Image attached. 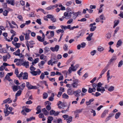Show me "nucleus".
<instances>
[{
    "instance_id": "1",
    "label": "nucleus",
    "mask_w": 123,
    "mask_h": 123,
    "mask_svg": "<svg viewBox=\"0 0 123 123\" xmlns=\"http://www.w3.org/2000/svg\"><path fill=\"white\" fill-rule=\"evenodd\" d=\"M102 84L100 82H99L98 83L97 86V90L98 92L101 91V93H103L105 91V88L104 87H102Z\"/></svg>"
},
{
    "instance_id": "2",
    "label": "nucleus",
    "mask_w": 123,
    "mask_h": 123,
    "mask_svg": "<svg viewBox=\"0 0 123 123\" xmlns=\"http://www.w3.org/2000/svg\"><path fill=\"white\" fill-rule=\"evenodd\" d=\"M83 110L82 109H77L74 111V114L75 116V118L79 117V114Z\"/></svg>"
},
{
    "instance_id": "3",
    "label": "nucleus",
    "mask_w": 123,
    "mask_h": 123,
    "mask_svg": "<svg viewBox=\"0 0 123 123\" xmlns=\"http://www.w3.org/2000/svg\"><path fill=\"white\" fill-rule=\"evenodd\" d=\"M73 82L72 84V86L74 88H77L78 86V80L77 79L73 80Z\"/></svg>"
},
{
    "instance_id": "4",
    "label": "nucleus",
    "mask_w": 123,
    "mask_h": 123,
    "mask_svg": "<svg viewBox=\"0 0 123 123\" xmlns=\"http://www.w3.org/2000/svg\"><path fill=\"white\" fill-rule=\"evenodd\" d=\"M30 73L32 75L36 76L37 74H40L41 73V71L39 69H38L37 70V71H31Z\"/></svg>"
},
{
    "instance_id": "5",
    "label": "nucleus",
    "mask_w": 123,
    "mask_h": 123,
    "mask_svg": "<svg viewBox=\"0 0 123 123\" xmlns=\"http://www.w3.org/2000/svg\"><path fill=\"white\" fill-rule=\"evenodd\" d=\"M81 91L80 89H78L73 92V94L76 97H79L80 96V94L81 92Z\"/></svg>"
},
{
    "instance_id": "6",
    "label": "nucleus",
    "mask_w": 123,
    "mask_h": 123,
    "mask_svg": "<svg viewBox=\"0 0 123 123\" xmlns=\"http://www.w3.org/2000/svg\"><path fill=\"white\" fill-rule=\"evenodd\" d=\"M59 48V46L58 45H56L55 47H51L50 49L53 52H57Z\"/></svg>"
},
{
    "instance_id": "7",
    "label": "nucleus",
    "mask_w": 123,
    "mask_h": 123,
    "mask_svg": "<svg viewBox=\"0 0 123 123\" xmlns=\"http://www.w3.org/2000/svg\"><path fill=\"white\" fill-rule=\"evenodd\" d=\"M59 113L57 111L56 112H55V111L52 110H51L49 112V114L50 115H54L55 116H57L59 114Z\"/></svg>"
},
{
    "instance_id": "8",
    "label": "nucleus",
    "mask_w": 123,
    "mask_h": 123,
    "mask_svg": "<svg viewBox=\"0 0 123 123\" xmlns=\"http://www.w3.org/2000/svg\"><path fill=\"white\" fill-rule=\"evenodd\" d=\"M76 70V69L74 66V65L72 64L71 65V67L69 68L68 71L69 73L70 74L72 72V71H75Z\"/></svg>"
},
{
    "instance_id": "9",
    "label": "nucleus",
    "mask_w": 123,
    "mask_h": 123,
    "mask_svg": "<svg viewBox=\"0 0 123 123\" xmlns=\"http://www.w3.org/2000/svg\"><path fill=\"white\" fill-rule=\"evenodd\" d=\"M86 45V43H85L83 42L81 43L80 44H79L77 46V49H80L81 47L84 48Z\"/></svg>"
},
{
    "instance_id": "10",
    "label": "nucleus",
    "mask_w": 123,
    "mask_h": 123,
    "mask_svg": "<svg viewBox=\"0 0 123 123\" xmlns=\"http://www.w3.org/2000/svg\"><path fill=\"white\" fill-rule=\"evenodd\" d=\"M20 86H18V89L21 90H23L25 86V84L24 83H20Z\"/></svg>"
},
{
    "instance_id": "11",
    "label": "nucleus",
    "mask_w": 123,
    "mask_h": 123,
    "mask_svg": "<svg viewBox=\"0 0 123 123\" xmlns=\"http://www.w3.org/2000/svg\"><path fill=\"white\" fill-rule=\"evenodd\" d=\"M12 44L15 47V49H18L20 46L21 44L19 43H15L13 42H12Z\"/></svg>"
},
{
    "instance_id": "12",
    "label": "nucleus",
    "mask_w": 123,
    "mask_h": 123,
    "mask_svg": "<svg viewBox=\"0 0 123 123\" xmlns=\"http://www.w3.org/2000/svg\"><path fill=\"white\" fill-rule=\"evenodd\" d=\"M41 106L40 105H38L36 108V110L37 111L36 112V114H38L41 112Z\"/></svg>"
},
{
    "instance_id": "13",
    "label": "nucleus",
    "mask_w": 123,
    "mask_h": 123,
    "mask_svg": "<svg viewBox=\"0 0 123 123\" xmlns=\"http://www.w3.org/2000/svg\"><path fill=\"white\" fill-rule=\"evenodd\" d=\"M108 110H105L101 114V117L102 118L104 117L105 116L106 114L108 113Z\"/></svg>"
},
{
    "instance_id": "14",
    "label": "nucleus",
    "mask_w": 123,
    "mask_h": 123,
    "mask_svg": "<svg viewBox=\"0 0 123 123\" xmlns=\"http://www.w3.org/2000/svg\"><path fill=\"white\" fill-rule=\"evenodd\" d=\"M64 15L65 16L66 18L67 19H68L70 18L71 17V14H68L67 12H65L64 13Z\"/></svg>"
},
{
    "instance_id": "15",
    "label": "nucleus",
    "mask_w": 123,
    "mask_h": 123,
    "mask_svg": "<svg viewBox=\"0 0 123 123\" xmlns=\"http://www.w3.org/2000/svg\"><path fill=\"white\" fill-rule=\"evenodd\" d=\"M29 62H23L22 64V65H23V66H25L26 68H27L29 67Z\"/></svg>"
},
{
    "instance_id": "16",
    "label": "nucleus",
    "mask_w": 123,
    "mask_h": 123,
    "mask_svg": "<svg viewBox=\"0 0 123 123\" xmlns=\"http://www.w3.org/2000/svg\"><path fill=\"white\" fill-rule=\"evenodd\" d=\"M6 1L7 3L8 4H10L12 6H14V0H7Z\"/></svg>"
},
{
    "instance_id": "17",
    "label": "nucleus",
    "mask_w": 123,
    "mask_h": 123,
    "mask_svg": "<svg viewBox=\"0 0 123 123\" xmlns=\"http://www.w3.org/2000/svg\"><path fill=\"white\" fill-rule=\"evenodd\" d=\"M40 59L41 60H44L46 61V56L44 55L43 54H41L40 56Z\"/></svg>"
},
{
    "instance_id": "18",
    "label": "nucleus",
    "mask_w": 123,
    "mask_h": 123,
    "mask_svg": "<svg viewBox=\"0 0 123 123\" xmlns=\"http://www.w3.org/2000/svg\"><path fill=\"white\" fill-rule=\"evenodd\" d=\"M4 112L5 114V117L8 116L10 114V111H8L7 109H4Z\"/></svg>"
},
{
    "instance_id": "19",
    "label": "nucleus",
    "mask_w": 123,
    "mask_h": 123,
    "mask_svg": "<svg viewBox=\"0 0 123 123\" xmlns=\"http://www.w3.org/2000/svg\"><path fill=\"white\" fill-rule=\"evenodd\" d=\"M93 33H91L86 37V39L88 41H90L91 40V37L93 35Z\"/></svg>"
},
{
    "instance_id": "20",
    "label": "nucleus",
    "mask_w": 123,
    "mask_h": 123,
    "mask_svg": "<svg viewBox=\"0 0 123 123\" xmlns=\"http://www.w3.org/2000/svg\"><path fill=\"white\" fill-rule=\"evenodd\" d=\"M54 93H52L51 94V96L49 98V100L50 101H53L54 99Z\"/></svg>"
},
{
    "instance_id": "21",
    "label": "nucleus",
    "mask_w": 123,
    "mask_h": 123,
    "mask_svg": "<svg viewBox=\"0 0 123 123\" xmlns=\"http://www.w3.org/2000/svg\"><path fill=\"white\" fill-rule=\"evenodd\" d=\"M67 92L68 94L69 95H72L73 94L72 90L70 88L68 89Z\"/></svg>"
},
{
    "instance_id": "22",
    "label": "nucleus",
    "mask_w": 123,
    "mask_h": 123,
    "mask_svg": "<svg viewBox=\"0 0 123 123\" xmlns=\"http://www.w3.org/2000/svg\"><path fill=\"white\" fill-rule=\"evenodd\" d=\"M28 78V74L27 73L25 72L23 77V80H27Z\"/></svg>"
},
{
    "instance_id": "23",
    "label": "nucleus",
    "mask_w": 123,
    "mask_h": 123,
    "mask_svg": "<svg viewBox=\"0 0 123 123\" xmlns=\"http://www.w3.org/2000/svg\"><path fill=\"white\" fill-rule=\"evenodd\" d=\"M20 50L19 49H18L15 52H14L13 53V54L16 56H17L19 55V54L20 53Z\"/></svg>"
},
{
    "instance_id": "24",
    "label": "nucleus",
    "mask_w": 123,
    "mask_h": 123,
    "mask_svg": "<svg viewBox=\"0 0 123 123\" xmlns=\"http://www.w3.org/2000/svg\"><path fill=\"white\" fill-rule=\"evenodd\" d=\"M94 100L93 98H92L90 99L89 101L86 102V103L87 105H88L90 104L91 103L93 102Z\"/></svg>"
},
{
    "instance_id": "25",
    "label": "nucleus",
    "mask_w": 123,
    "mask_h": 123,
    "mask_svg": "<svg viewBox=\"0 0 123 123\" xmlns=\"http://www.w3.org/2000/svg\"><path fill=\"white\" fill-rule=\"evenodd\" d=\"M122 41L121 39L119 40L117 42V43L116 46L117 47H118L119 46H120L122 43Z\"/></svg>"
},
{
    "instance_id": "26",
    "label": "nucleus",
    "mask_w": 123,
    "mask_h": 123,
    "mask_svg": "<svg viewBox=\"0 0 123 123\" xmlns=\"http://www.w3.org/2000/svg\"><path fill=\"white\" fill-rule=\"evenodd\" d=\"M37 37L38 40L40 42H43L44 40V38H42L41 37L39 36H37Z\"/></svg>"
},
{
    "instance_id": "27",
    "label": "nucleus",
    "mask_w": 123,
    "mask_h": 123,
    "mask_svg": "<svg viewBox=\"0 0 123 123\" xmlns=\"http://www.w3.org/2000/svg\"><path fill=\"white\" fill-rule=\"evenodd\" d=\"M13 91L14 92L17 91L18 89V86L14 85L13 86L12 88Z\"/></svg>"
},
{
    "instance_id": "28",
    "label": "nucleus",
    "mask_w": 123,
    "mask_h": 123,
    "mask_svg": "<svg viewBox=\"0 0 123 123\" xmlns=\"http://www.w3.org/2000/svg\"><path fill=\"white\" fill-rule=\"evenodd\" d=\"M23 108L24 111L27 112H28L31 111V110L26 108L25 106H23Z\"/></svg>"
},
{
    "instance_id": "29",
    "label": "nucleus",
    "mask_w": 123,
    "mask_h": 123,
    "mask_svg": "<svg viewBox=\"0 0 123 123\" xmlns=\"http://www.w3.org/2000/svg\"><path fill=\"white\" fill-rule=\"evenodd\" d=\"M72 116H69V117L66 119L67 121V122L68 123H69L72 121Z\"/></svg>"
},
{
    "instance_id": "30",
    "label": "nucleus",
    "mask_w": 123,
    "mask_h": 123,
    "mask_svg": "<svg viewBox=\"0 0 123 123\" xmlns=\"http://www.w3.org/2000/svg\"><path fill=\"white\" fill-rule=\"evenodd\" d=\"M40 83H41L42 84H44L45 85L47 86V88H48V85L46 83V81L45 80H43L42 81H40L39 82Z\"/></svg>"
},
{
    "instance_id": "31",
    "label": "nucleus",
    "mask_w": 123,
    "mask_h": 123,
    "mask_svg": "<svg viewBox=\"0 0 123 123\" xmlns=\"http://www.w3.org/2000/svg\"><path fill=\"white\" fill-rule=\"evenodd\" d=\"M90 26L91 27L90 30V31H94L96 28V26H92L91 25V26Z\"/></svg>"
},
{
    "instance_id": "32",
    "label": "nucleus",
    "mask_w": 123,
    "mask_h": 123,
    "mask_svg": "<svg viewBox=\"0 0 123 123\" xmlns=\"http://www.w3.org/2000/svg\"><path fill=\"white\" fill-rule=\"evenodd\" d=\"M26 86L28 89H31V88L32 85L28 82H27L26 84Z\"/></svg>"
},
{
    "instance_id": "33",
    "label": "nucleus",
    "mask_w": 123,
    "mask_h": 123,
    "mask_svg": "<svg viewBox=\"0 0 123 123\" xmlns=\"http://www.w3.org/2000/svg\"><path fill=\"white\" fill-rule=\"evenodd\" d=\"M107 69V67L106 66L105 68L102 70L101 72V75H103Z\"/></svg>"
},
{
    "instance_id": "34",
    "label": "nucleus",
    "mask_w": 123,
    "mask_h": 123,
    "mask_svg": "<svg viewBox=\"0 0 123 123\" xmlns=\"http://www.w3.org/2000/svg\"><path fill=\"white\" fill-rule=\"evenodd\" d=\"M113 115L112 114V116L111 114H110L109 116L106 118L105 121L107 122L110 120L111 117L113 116Z\"/></svg>"
},
{
    "instance_id": "35",
    "label": "nucleus",
    "mask_w": 123,
    "mask_h": 123,
    "mask_svg": "<svg viewBox=\"0 0 123 123\" xmlns=\"http://www.w3.org/2000/svg\"><path fill=\"white\" fill-rule=\"evenodd\" d=\"M119 21L118 20L117 21L115 20L114 22V25L113 26V28H114L119 24Z\"/></svg>"
},
{
    "instance_id": "36",
    "label": "nucleus",
    "mask_w": 123,
    "mask_h": 123,
    "mask_svg": "<svg viewBox=\"0 0 123 123\" xmlns=\"http://www.w3.org/2000/svg\"><path fill=\"white\" fill-rule=\"evenodd\" d=\"M117 59L116 56H113L110 60V63L112 62L113 61Z\"/></svg>"
},
{
    "instance_id": "37",
    "label": "nucleus",
    "mask_w": 123,
    "mask_h": 123,
    "mask_svg": "<svg viewBox=\"0 0 123 123\" xmlns=\"http://www.w3.org/2000/svg\"><path fill=\"white\" fill-rule=\"evenodd\" d=\"M121 115V113L118 112L116 113L115 115V118L116 119L118 118Z\"/></svg>"
},
{
    "instance_id": "38",
    "label": "nucleus",
    "mask_w": 123,
    "mask_h": 123,
    "mask_svg": "<svg viewBox=\"0 0 123 123\" xmlns=\"http://www.w3.org/2000/svg\"><path fill=\"white\" fill-rule=\"evenodd\" d=\"M105 37L107 39H109L111 37V34L109 33H107Z\"/></svg>"
},
{
    "instance_id": "39",
    "label": "nucleus",
    "mask_w": 123,
    "mask_h": 123,
    "mask_svg": "<svg viewBox=\"0 0 123 123\" xmlns=\"http://www.w3.org/2000/svg\"><path fill=\"white\" fill-rule=\"evenodd\" d=\"M97 53L96 50H93L90 52L91 55L92 56H93Z\"/></svg>"
},
{
    "instance_id": "40",
    "label": "nucleus",
    "mask_w": 123,
    "mask_h": 123,
    "mask_svg": "<svg viewBox=\"0 0 123 123\" xmlns=\"http://www.w3.org/2000/svg\"><path fill=\"white\" fill-rule=\"evenodd\" d=\"M62 96L63 98L68 99V96L66 93H64L62 95Z\"/></svg>"
},
{
    "instance_id": "41",
    "label": "nucleus",
    "mask_w": 123,
    "mask_h": 123,
    "mask_svg": "<svg viewBox=\"0 0 123 123\" xmlns=\"http://www.w3.org/2000/svg\"><path fill=\"white\" fill-rule=\"evenodd\" d=\"M114 87L113 86H111L109 88L108 90L110 92H111L114 90Z\"/></svg>"
},
{
    "instance_id": "42",
    "label": "nucleus",
    "mask_w": 123,
    "mask_h": 123,
    "mask_svg": "<svg viewBox=\"0 0 123 123\" xmlns=\"http://www.w3.org/2000/svg\"><path fill=\"white\" fill-rule=\"evenodd\" d=\"M43 99H45L47 98L48 96L47 93H44L43 94Z\"/></svg>"
},
{
    "instance_id": "43",
    "label": "nucleus",
    "mask_w": 123,
    "mask_h": 123,
    "mask_svg": "<svg viewBox=\"0 0 123 123\" xmlns=\"http://www.w3.org/2000/svg\"><path fill=\"white\" fill-rule=\"evenodd\" d=\"M24 35H25V39L26 40H28L29 39V34L26 33V34H24Z\"/></svg>"
},
{
    "instance_id": "44",
    "label": "nucleus",
    "mask_w": 123,
    "mask_h": 123,
    "mask_svg": "<svg viewBox=\"0 0 123 123\" xmlns=\"http://www.w3.org/2000/svg\"><path fill=\"white\" fill-rule=\"evenodd\" d=\"M39 60V58H36L35 59L34 62H32V63L36 64L38 62Z\"/></svg>"
},
{
    "instance_id": "45",
    "label": "nucleus",
    "mask_w": 123,
    "mask_h": 123,
    "mask_svg": "<svg viewBox=\"0 0 123 123\" xmlns=\"http://www.w3.org/2000/svg\"><path fill=\"white\" fill-rule=\"evenodd\" d=\"M21 91L20 90L18 91L16 93L15 96H19L21 94Z\"/></svg>"
},
{
    "instance_id": "46",
    "label": "nucleus",
    "mask_w": 123,
    "mask_h": 123,
    "mask_svg": "<svg viewBox=\"0 0 123 123\" xmlns=\"http://www.w3.org/2000/svg\"><path fill=\"white\" fill-rule=\"evenodd\" d=\"M104 50V48L101 47H99L98 48V50L100 52H101L103 51Z\"/></svg>"
},
{
    "instance_id": "47",
    "label": "nucleus",
    "mask_w": 123,
    "mask_h": 123,
    "mask_svg": "<svg viewBox=\"0 0 123 123\" xmlns=\"http://www.w3.org/2000/svg\"><path fill=\"white\" fill-rule=\"evenodd\" d=\"M8 12H9L8 10H5L3 11V14L5 16H7V13Z\"/></svg>"
},
{
    "instance_id": "48",
    "label": "nucleus",
    "mask_w": 123,
    "mask_h": 123,
    "mask_svg": "<svg viewBox=\"0 0 123 123\" xmlns=\"http://www.w3.org/2000/svg\"><path fill=\"white\" fill-rule=\"evenodd\" d=\"M30 70L31 71H34V70L36 69V68L33 66V65H31L30 68Z\"/></svg>"
},
{
    "instance_id": "49",
    "label": "nucleus",
    "mask_w": 123,
    "mask_h": 123,
    "mask_svg": "<svg viewBox=\"0 0 123 123\" xmlns=\"http://www.w3.org/2000/svg\"><path fill=\"white\" fill-rule=\"evenodd\" d=\"M5 79L8 80L9 81L12 80L10 79V78L9 77V76L8 75H6V76L5 77Z\"/></svg>"
},
{
    "instance_id": "50",
    "label": "nucleus",
    "mask_w": 123,
    "mask_h": 123,
    "mask_svg": "<svg viewBox=\"0 0 123 123\" xmlns=\"http://www.w3.org/2000/svg\"><path fill=\"white\" fill-rule=\"evenodd\" d=\"M59 6L60 7H61V10H65V8L64 6H63L62 5H59Z\"/></svg>"
},
{
    "instance_id": "51",
    "label": "nucleus",
    "mask_w": 123,
    "mask_h": 123,
    "mask_svg": "<svg viewBox=\"0 0 123 123\" xmlns=\"http://www.w3.org/2000/svg\"><path fill=\"white\" fill-rule=\"evenodd\" d=\"M41 20L40 19H37L36 21L39 25H41L42 23L41 21Z\"/></svg>"
},
{
    "instance_id": "52",
    "label": "nucleus",
    "mask_w": 123,
    "mask_h": 123,
    "mask_svg": "<svg viewBox=\"0 0 123 123\" xmlns=\"http://www.w3.org/2000/svg\"><path fill=\"white\" fill-rule=\"evenodd\" d=\"M10 100V98H8L4 100L3 101V103L2 104V105H3V104L6 103L7 102Z\"/></svg>"
},
{
    "instance_id": "53",
    "label": "nucleus",
    "mask_w": 123,
    "mask_h": 123,
    "mask_svg": "<svg viewBox=\"0 0 123 123\" xmlns=\"http://www.w3.org/2000/svg\"><path fill=\"white\" fill-rule=\"evenodd\" d=\"M35 119V118L34 117H30V118H27V120L28 122L29 121H31L33 119L34 120Z\"/></svg>"
},
{
    "instance_id": "54",
    "label": "nucleus",
    "mask_w": 123,
    "mask_h": 123,
    "mask_svg": "<svg viewBox=\"0 0 123 123\" xmlns=\"http://www.w3.org/2000/svg\"><path fill=\"white\" fill-rule=\"evenodd\" d=\"M123 64V61L122 60L120 61L119 62L118 64V67H121Z\"/></svg>"
},
{
    "instance_id": "55",
    "label": "nucleus",
    "mask_w": 123,
    "mask_h": 123,
    "mask_svg": "<svg viewBox=\"0 0 123 123\" xmlns=\"http://www.w3.org/2000/svg\"><path fill=\"white\" fill-rule=\"evenodd\" d=\"M17 18L19 19V20L21 21H23V17L21 15H18L17 17Z\"/></svg>"
},
{
    "instance_id": "56",
    "label": "nucleus",
    "mask_w": 123,
    "mask_h": 123,
    "mask_svg": "<svg viewBox=\"0 0 123 123\" xmlns=\"http://www.w3.org/2000/svg\"><path fill=\"white\" fill-rule=\"evenodd\" d=\"M44 52L46 53L48 52L49 50L50 49L48 47H46L44 49Z\"/></svg>"
},
{
    "instance_id": "57",
    "label": "nucleus",
    "mask_w": 123,
    "mask_h": 123,
    "mask_svg": "<svg viewBox=\"0 0 123 123\" xmlns=\"http://www.w3.org/2000/svg\"><path fill=\"white\" fill-rule=\"evenodd\" d=\"M56 32L58 33H59L60 32H61L62 33H63L64 32L63 30L62 29H59L58 30L56 31Z\"/></svg>"
},
{
    "instance_id": "58",
    "label": "nucleus",
    "mask_w": 123,
    "mask_h": 123,
    "mask_svg": "<svg viewBox=\"0 0 123 123\" xmlns=\"http://www.w3.org/2000/svg\"><path fill=\"white\" fill-rule=\"evenodd\" d=\"M83 34L82 33H81L80 34H79L78 36L76 37H75V38L76 39H77L78 38L80 37L81 36V37L82 36H83Z\"/></svg>"
},
{
    "instance_id": "59",
    "label": "nucleus",
    "mask_w": 123,
    "mask_h": 123,
    "mask_svg": "<svg viewBox=\"0 0 123 123\" xmlns=\"http://www.w3.org/2000/svg\"><path fill=\"white\" fill-rule=\"evenodd\" d=\"M44 74L43 73H42L41 75L40 76V79L41 80H43L44 78Z\"/></svg>"
},
{
    "instance_id": "60",
    "label": "nucleus",
    "mask_w": 123,
    "mask_h": 123,
    "mask_svg": "<svg viewBox=\"0 0 123 123\" xmlns=\"http://www.w3.org/2000/svg\"><path fill=\"white\" fill-rule=\"evenodd\" d=\"M90 112L91 113H93V116H96V113L95 112V110H93L92 109L90 111Z\"/></svg>"
},
{
    "instance_id": "61",
    "label": "nucleus",
    "mask_w": 123,
    "mask_h": 123,
    "mask_svg": "<svg viewBox=\"0 0 123 123\" xmlns=\"http://www.w3.org/2000/svg\"><path fill=\"white\" fill-rule=\"evenodd\" d=\"M38 117L40 118H42L44 117V116L43 113H40L38 115Z\"/></svg>"
},
{
    "instance_id": "62",
    "label": "nucleus",
    "mask_w": 123,
    "mask_h": 123,
    "mask_svg": "<svg viewBox=\"0 0 123 123\" xmlns=\"http://www.w3.org/2000/svg\"><path fill=\"white\" fill-rule=\"evenodd\" d=\"M73 14V18L74 19H75L78 16V15L77 13H74Z\"/></svg>"
},
{
    "instance_id": "63",
    "label": "nucleus",
    "mask_w": 123,
    "mask_h": 123,
    "mask_svg": "<svg viewBox=\"0 0 123 123\" xmlns=\"http://www.w3.org/2000/svg\"><path fill=\"white\" fill-rule=\"evenodd\" d=\"M62 117L63 118H64V120H65L67 119L69 117V116L68 115H64L62 116Z\"/></svg>"
},
{
    "instance_id": "64",
    "label": "nucleus",
    "mask_w": 123,
    "mask_h": 123,
    "mask_svg": "<svg viewBox=\"0 0 123 123\" xmlns=\"http://www.w3.org/2000/svg\"><path fill=\"white\" fill-rule=\"evenodd\" d=\"M73 19L72 18H70L68 20V21L67 22V23L68 24H70L73 22Z\"/></svg>"
}]
</instances>
